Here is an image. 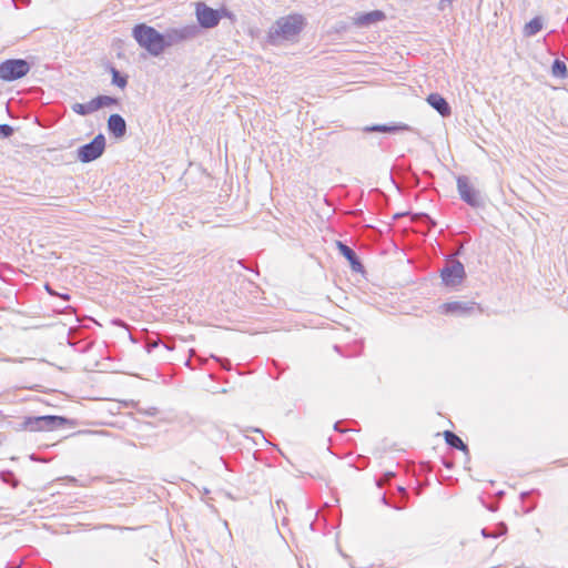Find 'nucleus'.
I'll return each instance as SVG.
<instances>
[{"label":"nucleus","instance_id":"f257e3e1","mask_svg":"<svg viewBox=\"0 0 568 568\" xmlns=\"http://www.w3.org/2000/svg\"><path fill=\"white\" fill-rule=\"evenodd\" d=\"M305 26L302 14L293 13L275 21L267 33V42L276 45L284 40H291L298 36Z\"/></svg>","mask_w":568,"mask_h":568},{"label":"nucleus","instance_id":"f03ea898","mask_svg":"<svg viewBox=\"0 0 568 568\" xmlns=\"http://www.w3.org/2000/svg\"><path fill=\"white\" fill-rule=\"evenodd\" d=\"M132 37L151 55L159 57L163 53L162 33L153 27L145 23L135 24L132 29Z\"/></svg>","mask_w":568,"mask_h":568},{"label":"nucleus","instance_id":"7ed1b4c3","mask_svg":"<svg viewBox=\"0 0 568 568\" xmlns=\"http://www.w3.org/2000/svg\"><path fill=\"white\" fill-rule=\"evenodd\" d=\"M32 64L26 59H7L0 62V80L13 82L26 77Z\"/></svg>","mask_w":568,"mask_h":568},{"label":"nucleus","instance_id":"20e7f679","mask_svg":"<svg viewBox=\"0 0 568 568\" xmlns=\"http://www.w3.org/2000/svg\"><path fill=\"white\" fill-rule=\"evenodd\" d=\"M201 32V29L197 24L191 23L179 28H170L164 33L163 37V51L166 48L180 44L184 41L192 40L196 38Z\"/></svg>","mask_w":568,"mask_h":568},{"label":"nucleus","instance_id":"39448f33","mask_svg":"<svg viewBox=\"0 0 568 568\" xmlns=\"http://www.w3.org/2000/svg\"><path fill=\"white\" fill-rule=\"evenodd\" d=\"M457 191L460 199L469 206L478 209L485 205L480 192L470 184L466 175H459L457 178Z\"/></svg>","mask_w":568,"mask_h":568},{"label":"nucleus","instance_id":"423d86ee","mask_svg":"<svg viewBox=\"0 0 568 568\" xmlns=\"http://www.w3.org/2000/svg\"><path fill=\"white\" fill-rule=\"evenodd\" d=\"M105 150V138L102 133L98 134L92 141L81 145L77 153L82 163H90L99 159Z\"/></svg>","mask_w":568,"mask_h":568},{"label":"nucleus","instance_id":"0eeeda50","mask_svg":"<svg viewBox=\"0 0 568 568\" xmlns=\"http://www.w3.org/2000/svg\"><path fill=\"white\" fill-rule=\"evenodd\" d=\"M443 283L448 287H456L466 277L465 267L458 260L449 261L440 271Z\"/></svg>","mask_w":568,"mask_h":568},{"label":"nucleus","instance_id":"6e6552de","mask_svg":"<svg viewBox=\"0 0 568 568\" xmlns=\"http://www.w3.org/2000/svg\"><path fill=\"white\" fill-rule=\"evenodd\" d=\"M195 14L199 22V28L211 29L220 23V14L217 9H212L204 2H197L195 6Z\"/></svg>","mask_w":568,"mask_h":568},{"label":"nucleus","instance_id":"1a4fd4ad","mask_svg":"<svg viewBox=\"0 0 568 568\" xmlns=\"http://www.w3.org/2000/svg\"><path fill=\"white\" fill-rule=\"evenodd\" d=\"M475 308H479V306L475 302H448L440 305V312L443 314H457V315H468L471 314Z\"/></svg>","mask_w":568,"mask_h":568},{"label":"nucleus","instance_id":"9d476101","mask_svg":"<svg viewBox=\"0 0 568 568\" xmlns=\"http://www.w3.org/2000/svg\"><path fill=\"white\" fill-rule=\"evenodd\" d=\"M336 246L338 252L349 262L351 267L354 272L364 271L362 262L359 261L356 252L352 247H349L342 241H336Z\"/></svg>","mask_w":568,"mask_h":568},{"label":"nucleus","instance_id":"9b49d317","mask_svg":"<svg viewBox=\"0 0 568 568\" xmlns=\"http://www.w3.org/2000/svg\"><path fill=\"white\" fill-rule=\"evenodd\" d=\"M108 130L116 139H121L126 133V122L120 114H111L108 119Z\"/></svg>","mask_w":568,"mask_h":568},{"label":"nucleus","instance_id":"f8f14e48","mask_svg":"<svg viewBox=\"0 0 568 568\" xmlns=\"http://www.w3.org/2000/svg\"><path fill=\"white\" fill-rule=\"evenodd\" d=\"M385 19V13L381 10H374L366 13L357 14L354 18V23L357 27H368L373 23H376L378 21H382Z\"/></svg>","mask_w":568,"mask_h":568},{"label":"nucleus","instance_id":"ddd939ff","mask_svg":"<svg viewBox=\"0 0 568 568\" xmlns=\"http://www.w3.org/2000/svg\"><path fill=\"white\" fill-rule=\"evenodd\" d=\"M427 102L432 105L442 116H449L452 109L449 103L438 93H430L427 97Z\"/></svg>","mask_w":568,"mask_h":568},{"label":"nucleus","instance_id":"4468645a","mask_svg":"<svg viewBox=\"0 0 568 568\" xmlns=\"http://www.w3.org/2000/svg\"><path fill=\"white\" fill-rule=\"evenodd\" d=\"M444 438H445V442L448 446H450L452 448H455V449H458V450H462L464 453H468V447L467 445L462 440V438L456 435L455 433L450 432V430H445L444 432Z\"/></svg>","mask_w":568,"mask_h":568},{"label":"nucleus","instance_id":"2eb2a0df","mask_svg":"<svg viewBox=\"0 0 568 568\" xmlns=\"http://www.w3.org/2000/svg\"><path fill=\"white\" fill-rule=\"evenodd\" d=\"M44 430H54L63 427L68 419L62 416L44 415L43 416Z\"/></svg>","mask_w":568,"mask_h":568},{"label":"nucleus","instance_id":"dca6fc26","mask_svg":"<svg viewBox=\"0 0 568 568\" xmlns=\"http://www.w3.org/2000/svg\"><path fill=\"white\" fill-rule=\"evenodd\" d=\"M21 427L30 432H42L44 430L43 416L26 417Z\"/></svg>","mask_w":568,"mask_h":568},{"label":"nucleus","instance_id":"f3484780","mask_svg":"<svg viewBox=\"0 0 568 568\" xmlns=\"http://www.w3.org/2000/svg\"><path fill=\"white\" fill-rule=\"evenodd\" d=\"M542 29V18L535 17L524 26L523 33L525 37H534Z\"/></svg>","mask_w":568,"mask_h":568},{"label":"nucleus","instance_id":"a211bd4d","mask_svg":"<svg viewBox=\"0 0 568 568\" xmlns=\"http://www.w3.org/2000/svg\"><path fill=\"white\" fill-rule=\"evenodd\" d=\"M409 130V126L406 124L398 125H386V124H377L373 126L365 128L366 132H384V133H393L398 131Z\"/></svg>","mask_w":568,"mask_h":568},{"label":"nucleus","instance_id":"6ab92c4d","mask_svg":"<svg viewBox=\"0 0 568 568\" xmlns=\"http://www.w3.org/2000/svg\"><path fill=\"white\" fill-rule=\"evenodd\" d=\"M108 70L112 75V83L121 89H124L128 84V77L122 75L119 70L112 64L108 65Z\"/></svg>","mask_w":568,"mask_h":568},{"label":"nucleus","instance_id":"aec40b11","mask_svg":"<svg viewBox=\"0 0 568 568\" xmlns=\"http://www.w3.org/2000/svg\"><path fill=\"white\" fill-rule=\"evenodd\" d=\"M71 109L79 115H88L97 111L93 99L88 103H74Z\"/></svg>","mask_w":568,"mask_h":568},{"label":"nucleus","instance_id":"412c9836","mask_svg":"<svg viewBox=\"0 0 568 568\" xmlns=\"http://www.w3.org/2000/svg\"><path fill=\"white\" fill-rule=\"evenodd\" d=\"M551 74L558 79H565L568 75L567 65L562 60L556 59L551 65Z\"/></svg>","mask_w":568,"mask_h":568},{"label":"nucleus","instance_id":"4be33fe9","mask_svg":"<svg viewBox=\"0 0 568 568\" xmlns=\"http://www.w3.org/2000/svg\"><path fill=\"white\" fill-rule=\"evenodd\" d=\"M93 103L95 105V109L99 110L104 106H110L112 104L118 103V99L109 97V95H98L93 99Z\"/></svg>","mask_w":568,"mask_h":568},{"label":"nucleus","instance_id":"5701e85b","mask_svg":"<svg viewBox=\"0 0 568 568\" xmlns=\"http://www.w3.org/2000/svg\"><path fill=\"white\" fill-rule=\"evenodd\" d=\"M507 532V526L501 523L498 526V531L490 532L487 528L481 529V535L484 538H497L499 536H503Z\"/></svg>","mask_w":568,"mask_h":568},{"label":"nucleus","instance_id":"b1692460","mask_svg":"<svg viewBox=\"0 0 568 568\" xmlns=\"http://www.w3.org/2000/svg\"><path fill=\"white\" fill-rule=\"evenodd\" d=\"M0 478L3 483L11 485L12 487H17L19 481L14 477V474L10 470H3L0 473Z\"/></svg>","mask_w":568,"mask_h":568},{"label":"nucleus","instance_id":"393cba45","mask_svg":"<svg viewBox=\"0 0 568 568\" xmlns=\"http://www.w3.org/2000/svg\"><path fill=\"white\" fill-rule=\"evenodd\" d=\"M13 134V128L9 124H0V136L10 138Z\"/></svg>","mask_w":568,"mask_h":568},{"label":"nucleus","instance_id":"a878e982","mask_svg":"<svg viewBox=\"0 0 568 568\" xmlns=\"http://www.w3.org/2000/svg\"><path fill=\"white\" fill-rule=\"evenodd\" d=\"M161 344V341L158 339H148L145 344V349L148 353H152L159 345Z\"/></svg>","mask_w":568,"mask_h":568},{"label":"nucleus","instance_id":"bb28decb","mask_svg":"<svg viewBox=\"0 0 568 568\" xmlns=\"http://www.w3.org/2000/svg\"><path fill=\"white\" fill-rule=\"evenodd\" d=\"M217 12L220 14V20L222 18H229L231 20H235V16L233 12L229 11L226 8L217 9Z\"/></svg>","mask_w":568,"mask_h":568},{"label":"nucleus","instance_id":"cd10ccee","mask_svg":"<svg viewBox=\"0 0 568 568\" xmlns=\"http://www.w3.org/2000/svg\"><path fill=\"white\" fill-rule=\"evenodd\" d=\"M140 412L143 413L146 416L154 417V416L158 415L159 409L156 407H149V408L143 409V410L141 409Z\"/></svg>","mask_w":568,"mask_h":568},{"label":"nucleus","instance_id":"c85d7f7f","mask_svg":"<svg viewBox=\"0 0 568 568\" xmlns=\"http://www.w3.org/2000/svg\"><path fill=\"white\" fill-rule=\"evenodd\" d=\"M44 288L48 292V294H50L51 296H57L58 295V292H55L49 284H45Z\"/></svg>","mask_w":568,"mask_h":568},{"label":"nucleus","instance_id":"c756f323","mask_svg":"<svg viewBox=\"0 0 568 568\" xmlns=\"http://www.w3.org/2000/svg\"><path fill=\"white\" fill-rule=\"evenodd\" d=\"M334 430L339 432V433H346L347 432V429L341 427V422H336L334 424Z\"/></svg>","mask_w":568,"mask_h":568},{"label":"nucleus","instance_id":"7c9ffc66","mask_svg":"<svg viewBox=\"0 0 568 568\" xmlns=\"http://www.w3.org/2000/svg\"><path fill=\"white\" fill-rule=\"evenodd\" d=\"M214 358H215L216 361H220V362H221V359H220V358H216V357H214ZM222 366H223V367H225L226 369H230V362H229V359H223V361H222Z\"/></svg>","mask_w":568,"mask_h":568},{"label":"nucleus","instance_id":"2f4dec72","mask_svg":"<svg viewBox=\"0 0 568 568\" xmlns=\"http://www.w3.org/2000/svg\"><path fill=\"white\" fill-rule=\"evenodd\" d=\"M57 296L61 297L64 301H69L70 300V295L68 293H61V294L58 293Z\"/></svg>","mask_w":568,"mask_h":568},{"label":"nucleus","instance_id":"473e14b6","mask_svg":"<svg viewBox=\"0 0 568 568\" xmlns=\"http://www.w3.org/2000/svg\"><path fill=\"white\" fill-rule=\"evenodd\" d=\"M6 568H21V565H10V564H8Z\"/></svg>","mask_w":568,"mask_h":568},{"label":"nucleus","instance_id":"72a5a7b5","mask_svg":"<svg viewBox=\"0 0 568 568\" xmlns=\"http://www.w3.org/2000/svg\"><path fill=\"white\" fill-rule=\"evenodd\" d=\"M425 217L427 219V221L432 224V226L435 225V222L430 219V216L426 215L425 214Z\"/></svg>","mask_w":568,"mask_h":568},{"label":"nucleus","instance_id":"f704fd0d","mask_svg":"<svg viewBox=\"0 0 568 568\" xmlns=\"http://www.w3.org/2000/svg\"><path fill=\"white\" fill-rule=\"evenodd\" d=\"M163 346H164L166 349H169V351L173 349V346H171V345H169V344H166V343H163Z\"/></svg>","mask_w":568,"mask_h":568},{"label":"nucleus","instance_id":"c9c22d12","mask_svg":"<svg viewBox=\"0 0 568 568\" xmlns=\"http://www.w3.org/2000/svg\"><path fill=\"white\" fill-rule=\"evenodd\" d=\"M529 495L528 491H525V493H521V498L524 499L525 497H527Z\"/></svg>","mask_w":568,"mask_h":568},{"label":"nucleus","instance_id":"e433bc0d","mask_svg":"<svg viewBox=\"0 0 568 568\" xmlns=\"http://www.w3.org/2000/svg\"><path fill=\"white\" fill-rule=\"evenodd\" d=\"M334 349H335L336 352L341 353V347H339L338 345H335V346H334Z\"/></svg>","mask_w":568,"mask_h":568},{"label":"nucleus","instance_id":"4c0bfd02","mask_svg":"<svg viewBox=\"0 0 568 568\" xmlns=\"http://www.w3.org/2000/svg\"><path fill=\"white\" fill-rule=\"evenodd\" d=\"M255 432H256V433H260V434L262 435V437H264V435H263V433H262V430H261V429H257V428H256V429H255ZM263 439L265 440V438H263Z\"/></svg>","mask_w":568,"mask_h":568},{"label":"nucleus","instance_id":"58836bf2","mask_svg":"<svg viewBox=\"0 0 568 568\" xmlns=\"http://www.w3.org/2000/svg\"><path fill=\"white\" fill-rule=\"evenodd\" d=\"M382 501L387 505V499L385 496H383Z\"/></svg>","mask_w":568,"mask_h":568},{"label":"nucleus","instance_id":"ea45409f","mask_svg":"<svg viewBox=\"0 0 568 568\" xmlns=\"http://www.w3.org/2000/svg\"><path fill=\"white\" fill-rule=\"evenodd\" d=\"M453 0H442L440 3L444 4L445 2H452Z\"/></svg>","mask_w":568,"mask_h":568},{"label":"nucleus","instance_id":"a19ab883","mask_svg":"<svg viewBox=\"0 0 568 568\" xmlns=\"http://www.w3.org/2000/svg\"><path fill=\"white\" fill-rule=\"evenodd\" d=\"M535 508V506H531L529 509H527L526 511L527 513H530L532 509Z\"/></svg>","mask_w":568,"mask_h":568},{"label":"nucleus","instance_id":"79ce46f5","mask_svg":"<svg viewBox=\"0 0 568 568\" xmlns=\"http://www.w3.org/2000/svg\"><path fill=\"white\" fill-rule=\"evenodd\" d=\"M104 528H113L111 525H104Z\"/></svg>","mask_w":568,"mask_h":568}]
</instances>
